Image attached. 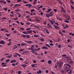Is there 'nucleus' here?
I'll list each match as a JSON object with an SVG mask.
<instances>
[{"label":"nucleus","instance_id":"nucleus-53","mask_svg":"<svg viewBox=\"0 0 74 74\" xmlns=\"http://www.w3.org/2000/svg\"><path fill=\"white\" fill-rule=\"evenodd\" d=\"M32 67H34L35 66V65L34 64H32L31 65Z\"/></svg>","mask_w":74,"mask_h":74},{"label":"nucleus","instance_id":"nucleus-56","mask_svg":"<svg viewBox=\"0 0 74 74\" xmlns=\"http://www.w3.org/2000/svg\"><path fill=\"white\" fill-rule=\"evenodd\" d=\"M7 8H5L3 10H4V11H7Z\"/></svg>","mask_w":74,"mask_h":74},{"label":"nucleus","instance_id":"nucleus-12","mask_svg":"<svg viewBox=\"0 0 74 74\" xmlns=\"http://www.w3.org/2000/svg\"><path fill=\"white\" fill-rule=\"evenodd\" d=\"M41 48H40V47H38V49H35V50L36 51H40V49Z\"/></svg>","mask_w":74,"mask_h":74},{"label":"nucleus","instance_id":"nucleus-63","mask_svg":"<svg viewBox=\"0 0 74 74\" xmlns=\"http://www.w3.org/2000/svg\"><path fill=\"white\" fill-rule=\"evenodd\" d=\"M51 73L52 74H55V73H54L53 72V71H51Z\"/></svg>","mask_w":74,"mask_h":74},{"label":"nucleus","instance_id":"nucleus-14","mask_svg":"<svg viewBox=\"0 0 74 74\" xmlns=\"http://www.w3.org/2000/svg\"><path fill=\"white\" fill-rule=\"evenodd\" d=\"M16 60H11L10 63H15V62H16Z\"/></svg>","mask_w":74,"mask_h":74},{"label":"nucleus","instance_id":"nucleus-46","mask_svg":"<svg viewBox=\"0 0 74 74\" xmlns=\"http://www.w3.org/2000/svg\"><path fill=\"white\" fill-rule=\"evenodd\" d=\"M62 20H63V19H62V18H60L59 19V21H62Z\"/></svg>","mask_w":74,"mask_h":74},{"label":"nucleus","instance_id":"nucleus-8","mask_svg":"<svg viewBox=\"0 0 74 74\" xmlns=\"http://www.w3.org/2000/svg\"><path fill=\"white\" fill-rule=\"evenodd\" d=\"M4 43V41L3 40H1V41H0V44H2L3 45Z\"/></svg>","mask_w":74,"mask_h":74},{"label":"nucleus","instance_id":"nucleus-60","mask_svg":"<svg viewBox=\"0 0 74 74\" xmlns=\"http://www.w3.org/2000/svg\"><path fill=\"white\" fill-rule=\"evenodd\" d=\"M11 56H7V57L8 58H11Z\"/></svg>","mask_w":74,"mask_h":74},{"label":"nucleus","instance_id":"nucleus-4","mask_svg":"<svg viewBox=\"0 0 74 74\" xmlns=\"http://www.w3.org/2000/svg\"><path fill=\"white\" fill-rule=\"evenodd\" d=\"M49 17L52 16L53 15V13L52 12H51L49 14Z\"/></svg>","mask_w":74,"mask_h":74},{"label":"nucleus","instance_id":"nucleus-58","mask_svg":"<svg viewBox=\"0 0 74 74\" xmlns=\"http://www.w3.org/2000/svg\"><path fill=\"white\" fill-rule=\"evenodd\" d=\"M23 37L24 38H26V35H23Z\"/></svg>","mask_w":74,"mask_h":74},{"label":"nucleus","instance_id":"nucleus-30","mask_svg":"<svg viewBox=\"0 0 74 74\" xmlns=\"http://www.w3.org/2000/svg\"><path fill=\"white\" fill-rule=\"evenodd\" d=\"M47 25H48V26H49V27H51V28L52 27V26H51V25H50L49 24H47Z\"/></svg>","mask_w":74,"mask_h":74},{"label":"nucleus","instance_id":"nucleus-20","mask_svg":"<svg viewBox=\"0 0 74 74\" xmlns=\"http://www.w3.org/2000/svg\"><path fill=\"white\" fill-rule=\"evenodd\" d=\"M35 24H33L32 23L31 25L30 26V27H34Z\"/></svg>","mask_w":74,"mask_h":74},{"label":"nucleus","instance_id":"nucleus-49","mask_svg":"<svg viewBox=\"0 0 74 74\" xmlns=\"http://www.w3.org/2000/svg\"><path fill=\"white\" fill-rule=\"evenodd\" d=\"M63 33H66V31L65 30H63L62 31Z\"/></svg>","mask_w":74,"mask_h":74},{"label":"nucleus","instance_id":"nucleus-15","mask_svg":"<svg viewBox=\"0 0 74 74\" xmlns=\"http://www.w3.org/2000/svg\"><path fill=\"white\" fill-rule=\"evenodd\" d=\"M47 12H50V11H52V9H48L47 10Z\"/></svg>","mask_w":74,"mask_h":74},{"label":"nucleus","instance_id":"nucleus-50","mask_svg":"<svg viewBox=\"0 0 74 74\" xmlns=\"http://www.w3.org/2000/svg\"><path fill=\"white\" fill-rule=\"evenodd\" d=\"M20 30H25V28H20Z\"/></svg>","mask_w":74,"mask_h":74},{"label":"nucleus","instance_id":"nucleus-32","mask_svg":"<svg viewBox=\"0 0 74 74\" xmlns=\"http://www.w3.org/2000/svg\"><path fill=\"white\" fill-rule=\"evenodd\" d=\"M71 8L72 10H74V7H73L72 5L71 6Z\"/></svg>","mask_w":74,"mask_h":74},{"label":"nucleus","instance_id":"nucleus-54","mask_svg":"<svg viewBox=\"0 0 74 74\" xmlns=\"http://www.w3.org/2000/svg\"><path fill=\"white\" fill-rule=\"evenodd\" d=\"M35 10L34 9H32L31 10V12H33V11H34Z\"/></svg>","mask_w":74,"mask_h":74},{"label":"nucleus","instance_id":"nucleus-31","mask_svg":"<svg viewBox=\"0 0 74 74\" xmlns=\"http://www.w3.org/2000/svg\"><path fill=\"white\" fill-rule=\"evenodd\" d=\"M26 45V43H21V46H25V45Z\"/></svg>","mask_w":74,"mask_h":74},{"label":"nucleus","instance_id":"nucleus-43","mask_svg":"<svg viewBox=\"0 0 74 74\" xmlns=\"http://www.w3.org/2000/svg\"><path fill=\"white\" fill-rule=\"evenodd\" d=\"M24 51V49H21L19 50V51H20V52H21L22 51Z\"/></svg>","mask_w":74,"mask_h":74},{"label":"nucleus","instance_id":"nucleus-39","mask_svg":"<svg viewBox=\"0 0 74 74\" xmlns=\"http://www.w3.org/2000/svg\"><path fill=\"white\" fill-rule=\"evenodd\" d=\"M62 56L63 57H64L65 56L66 57L67 56V55H66L65 54H63L62 55Z\"/></svg>","mask_w":74,"mask_h":74},{"label":"nucleus","instance_id":"nucleus-11","mask_svg":"<svg viewBox=\"0 0 74 74\" xmlns=\"http://www.w3.org/2000/svg\"><path fill=\"white\" fill-rule=\"evenodd\" d=\"M48 63H49V64H51V63H52V61L51 60H49Z\"/></svg>","mask_w":74,"mask_h":74},{"label":"nucleus","instance_id":"nucleus-24","mask_svg":"<svg viewBox=\"0 0 74 74\" xmlns=\"http://www.w3.org/2000/svg\"><path fill=\"white\" fill-rule=\"evenodd\" d=\"M21 10H19V9H18L17 10H15V11L16 12H18V11H21Z\"/></svg>","mask_w":74,"mask_h":74},{"label":"nucleus","instance_id":"nucleus-55","mask_svg":"<svg viewBox=\"0 0 74 74\" xmlns=\"http://www.w3.org/2000/svg\"><path fill=\"white\" fill-rule=\"evenodd\" d=\"M57 67H58V66H57V64H56L55 65V68H57Z\"/></svg>","mask_w":74,"mask_h":74},{"label":"nucleus","instance_id":"nucleus-22","mask_svg":"<svg viewBox=\"0 0 74 74\" xmlns=\"http://www.w3.org/2000/svg\"><path fill=\"white\" fill-rule=\"evenodd\" d=\"M70 2L71 3V4H72V5H73V4H74V2L72 0H70Z\"/></svg>","mask_w":74,"mask_h":74},{"label":"nucleus","instance_id":"nucleus-36","mask_svg":"<svg viewBox=\"0 0 74 74\" xmlns=\"http://www.w3.org/2000/svg\"><path fill=\"white\" fill-rule=\"evenodd\" d=\"M5 35H6V36H7L8 37H9V36H10V34H5Z\"/></svg>","mask_w":74,"mask_h":74},{"label":"nucleus","instance_id":"nucleus-40","mask_svg":"<svg viewBox=\"0 0 74 74\" xmlns=\"http://www.w3.org/2000/svg\"><path fill=\"white\" fill-rule=\"evenodd\" d=\"M28 20L29 21V22H33V20H32L30 18H28Z\"/></svg>","mask_w":74,"mask_h":74},{"label":"nucleus","instance_id":"nucleus-19","mask_svg":"<svg viewBox=\"0 0 74 74\" xmlns=\"http://www.w3.org/2000/svg\"><path fill=\"white\" fill-rule=\"evenodd\" d=\"M27 33H28L29 34V33H32V30H30L29 31H27Z\"/></svg>","mask_w":74,"mask_h":74},{"label":"nucleus","instance_id":"nucleus-33","mask_svg":"<svg viewBox=\"0 0 74 74\" xmlns=\"http://www.w3.org/2000/svg\"><path fill=\"white\" fill-rule=\"evenodd\" d=\"M62 47V46H61V45H59L58 46V47L59 48H60Z\"/></svg>","mask_w":74,"mask_h":74},{"label":"nucleus","instance_id":"nucleus-6","mask_svg":"<svg viewBox=\"0 0 74 74\" xmlns=\"http://www.w3.org/2000/svg\"><path fill=\"white\" fill-rule=\"evenodd\" d=\"M49 21L50 22L51 24L52 25H53V23H54V21L52 20H49Z\"/></svg>","mask_w":74,"mask_h":74},{"label":"nucleus","instance_id":"nucleus-23","mask_svg":"<svg viewBox=\"0 0 74 74\" xmlns=\"http://www.w3.org/2000/svg\"><path fill=\"white\" fill-rule=\"evenodd\" d=\"M35 51L36 50H35V49H33V50H32V51H31V52H32V53H34V52H35Z\"/></svg>","mask_w":74,"mask_h":74},{"label":"nucleus","instance_id":"nucleus-37","mask_svg":"<svg viewBox=\"0 0 74 74\" xmlns=\"http://www.w3.org/2000/svg\"><path fill=\"white\" fill-rule=\"evenodd\" d=\"M7 30V29H1V31H4V30Z\"/></svg>","mask_w":74,"mask_h":74},{"label":"nucleus","instance_id":"nucleus-47","mask_svg":"<svg viewBox=\"0 0 74 74\" xmlns=\"http://www.w3.org/2000/svg\"><path fill=\"white\" fill-rule=\"evenodd\" d=\"M33 5H35V4H36V2H35V1H34L33 2V3H32Z\"/></svg>","mask_w":74,"mask_h":74},{"label":"nucleus","instance_id":"nucleus-52","mask_svg":"<svg viewBox=\"0 0 74 74\" xmlns=\"http://www.w3.org/2000/svg\"><path fill=\"white\" fill-rule=\"evenodd\" d=\"M40 62H45V60H42L40 61Z\"/></svg>","mask_w":74,"mask_h":74},{"label":"nucleus","instance_id":"nucleus-27","mask_svg":"<svg viewBox=\"0 0 74 74\" xmlns=\"http://www.w3.org/2000/svg\"><path fill=\"white\" fill-rule=\"evenodd\" d=\"M46 46L47 47H49V48H50V47H51L50 46H49L48 44H46Z\"/></svg>","mask_w":74,"mask_h":74},{"label":"nucleus","instance_id":"nucleus-13","mask_svg":"<svg viewBox=\"0 0 74 74\" xmlns=\"http://www.w3.org/2000/svg\"><path fill=\"white\" fill-rule=\"evenodd\" d=\"M26 42L27 43H30V44L31 43H33V41H26Z\"/></svg>","mask_w":74,"mask_h":74},{"label":"nucleus","instance_id":"nucleus-51","mask_svg":"<svg viewBox=\"0 0 74 74\" xmlns=\"http://www.w3.org/2000/svg\"><path fill=\"white\" fill-rule=\"evenodd\" d=\"M50 45L51 46H53V43H50Z\"/></svg>","mask_w":74,"mask_h":74},{"label":"nucleus","instance_id":"nucleus-38","mask_svg":"<svg viewBox=\"0 0 74 74\" xmlns=\"http://www.w3.org/2000/svg\"><path fill=\"white\" fill-rule=\"evenodd\" d=\"M18 19V17H16V18H14L13 20H15V21H16V20H17V19Z\"/></svg>","mask_w":74,"mask_h":74},{"label":"nucleus","instance_id":"nucleus-26","mask_svg":"<svg viewBox=\"0 0 74 74\" xmlns=\"http://www.w3.org/2000/svg\"><path fill=\"white\" fill-rule=\"evenodd\" d=\"M35 19L36 21H37V22H40V20H39V19H38L37 18H36Z\"/></svg>","mask_w":74,"mask_h":74},{"label":"nucleus","instance_id":"nucleus-3","mask_svg":"<svg viewBox=\"0 0 74 74\" xmlns=\"http://www.w3.org/2000/svg\"><path fill=\"white\" fill-rule=\"evenodd\" d=\"M61 9L62 10L61 12H64V13H66V10H64V8H63V7H61Z\"/></svg>","mask_w":74,"mask_h":74},{"label":"nucleus","instance_id":"nucleus-44","mask_svg":"<svg viewBox=\"0 0 74 74\" xmlns=\"http://www.w3.org/2000/svg\"><path fill=\"white\" fill-rule=\"evenodd\" d=\"M20 24L21 25H24V23H23L22 22H20Z\"/></svg>","mask_w":74,"mask_h":74},{"label":"nucleus","instance_id":"nucleus-10","mask_svg":"<svg viewBox=\"0 0 74 74\" xmlns=\"http://www.w3.org/2000/svg\"><path fill=\"white\" fill-rule=\"evenodd\" d=\"M54 26L56 29H59V28L56 25H54Z\"/></svg>","mask_w":74,"mask_h":74},{"label":"nucleus","instance_id":"nucleus-35","mask_svg":"<svg viewBox=\"0 0 74 74\" xmlns=\"http://www.w3.org/2000/svg\"><path fill=\"white\" fill-rule=\"evenodd\" d=\"M60 41V38H58L57 40V42H59Z\"/></svg>","mask_w":74,"mask_h":74},{"label":"nucleus","instance_id":"nucleus-34","mask_svg":"<svg viewBox=\"0 0 74 74\" xmlns=\"http://www.w3.org/2000/svg\"><path fill=\"white\" fill-rule=\"evenodd\" d=\"M44 25H47V21H45L43 23Z\"/></svg>","mask_w":74,"mask_h":74},{"label":"nucleus","instance_id":"nucleus-17","mask_svg":"<svg viewBox=\"0 0 74 74\" xmlns=\"http://www.w3.org/2000/svg\"><path fill=\"white\" fill-rule=\"evenodd\" d=\"M72 72H73V71L72 70H70L69 72H68V73H69L70 74H72Z\"/></svg>","mask_w":74,"mask_h":74},{"label":"nucleus","instance_id":"nucleus-28","mask_svg":"<svg viewBox=\"0 0 74 74\" xmlns=\"http://www.w3.org/2000/svg\"><path fill=\"white\" fill-rule=\"evenodd\" d=\"M34 37H39V36L37 35H34Z\"/></svg>","mask_w":74,"mask_h":74},{"label":"nucleus","instance_id":"nucleus-21","mask_svg":"<svg viewBox=\"0 0 74 74\" xmlns=\"http://www.w3.org/2000/svg\"><path fill=\"white\" fill-rule=\"evenodd\" d=\"M40 40L41 41H44V39L43 38H41L40 39Z\"/></svg>","mask_w":74,"mask_h":74},{"label":"nucleus","instance_id":"nucleus-62","mask_svg":"<svg viewBox=\"0 0 74 74\" xmlns=\"http://www.w3.org/2000/svg\"><path fill=\"white\" fill-rule=\"evenodd\" d=\"M9 61H10V59H8L5 61L6 62H8Z\"/></svg>","mask_w":74,"mask_h":74},{"label":"nucleus","instance_id":"nucleus-48","mask_svg":"<svg viewBox=\"0 0 74 74\" xmlns=\"http://www.w3.org/2000/svg\"><path fill=\"white\" fill-rule=\"evenodd\" d=\"M16 55H18L19 57H20L21 56V55L20 54H19L18 53H16Z\"/></svg>","mask_w":74,"mask_h":74},{"label":"nucleus","instance_id":"nucleus-59","mask_svg":"<svg viewBox=\"0 0 74 74\" xmlns=\"http://www.w3.org/2000/svg\"><path fill=\"white\" fill-rule=\"evenodd\" d=\"M17 1L18 2H21L22 0H17Z\"/></svg>","mask_w":74,"mask_h":74},{"label":"nucleus","instance_id":"nucleus-18","mask_svg":"<svg viewBox=\"0 0 74 74\" xmlns=\"http://www.w3.org/2000/svg\"><path fill=\"white\" fill-rule=\"evenodd\" d=\"M21 66L22 67H26V64H21Z\"/></svg>","mask_w":74,"mask_h":74},{"label":"nucleus","instance_id":"nucleus-9","mask_svg":"<svg viewBox=\"0 0 74 74\" xmlns=\"http://www.w3.org/2000/svg\"><path fill=\"white\" fill-rule=\"evenodd\" d=\"M17 48H18V46H17V45H14V46L13 47V49H16Z\"/></svg>","mask_w":74,"mask_h":74},{"label":"nucleus","instance_id":"nucleus-45","mask_svg":"<svg viewBox=\"0 0 74 74\" xmlns=\"http://www.w3.org/2000/svg\"><path fill=\"white\" fill-rule=\"evenodd\" d=\"M28 8H30L32 6V4H29Z\"/></svg>","mask_w":74,"mask_h":74},{"label":"nucleus","instance_id":"nucleus-42","mask_svg":"<svg viewBox=\"0 0 74 74\" xmlns=\"http://www.w3.org/2000/svg\"><path fill=\"white\" fill-rule=\"evenodd\" d=\"M68 18H67V19L70 20V16L68 15L67 16Z\"/></svg>","mask_w":74,"mask_h":74},{"label":"nucleus","instance_id":"nucleus-61","mask_svg":"<svg viewBox=\"0 0 74 74\" xmlns=\"http://www.w3.org/2000/svg\"><path fill=\"white\" fill-rule=\"evenodd\" d=\"M19 59L21 61L23 60V58H20Z\"/></svg>","mask_w":74,"mask_h":74},{"label":"nucleus","instance_id":"nucleus-2","mask_svg":"<svg viewBox=\"0 0 74 74\" xmlns=\"http://www.w3.org/2000/svg\"><path fill=\"white\" fill-rule=\"evenodd\" d=\"M68 60H69V64H72L73 63V62L72 61V60L71 59H69V58H68L67 59Z\"/></svg>","mask_w":74,"mask_h":74},{"label":"nucleus","instance_id":"nucleus-57","mask_svg":"<svg viewBox=\"0 0 74 74\" xmlns=\"http://www.w3.org/2000/svg\"><path fill=\"white\" fill-rule=\"evenodd\" d=\"M21 71H18V74H21Z\"/></svg>","mask_w":74,"mask_h":74},{"label":"nucleus","instance_id":"nucleus-7","mask_svg":"<svg viewBox=\"0 0 74 74\" xmlns=\"http://www.w3.org/2000/svg\"><path fill=\"white\" fill-rule=\"evenodd\" d=\"M42 49H48V48L45 46H43L42 47Z\"/></svg>","mask_w":74,"mask_h":74},{"label":"nucleus","instance_id":"nucleus-64","mask_svg":"<svg viewBox=\"0 0 74 74\" xmlns=\"http://www.w3.org/2000/svg\"><path fill=\"white\" fill-rule=\"evenodd\" d=\"M26 51H24L23 53V55L25 54L26 53Z\"/></svg>","mask_w":74,"mask_h":74},{"label":"nucleus","instance_id":"nucleus-16","mask_svg":"<svg viewBox=\"0 0 74 74\" xmlns=\"http://www.w3.org/2000/svg\"><path fill=\"white\" fill-rule=\"evenodd\" d=\"M26 37H27V38H29L30 37V35H26Z\"/></svg>","mask_w":74,"mask_h":74},{"label":"nucleus","instance_id":"nucleus-25","mask_svg":"<svg viewBox=\"0 0 74 74\" xmlns=\"http://www.w3.org/2000/svg\"><path fill=\"white\" fill-rule=\"evenodd\" d=\"M23 33H24V34H29L27 32H23Z\"/></svg>","mask_w":74,"mask_h":74},{"label":"nucleus","instance_id":"nucleus-1","mask_svg":"<svg viewBox=\"0 0 74 74\" xmlns=\"http://www.w3.org/2000/svg\"><path fill=\"white\" fill-rule=\"evenodd\" d=\"M57 64L59 68H62L63 65V62L61 61L60 63H58Z\"/></svg>","mask_w":74,"mask_h":74},{"label":"nucleus","instance_id":"nucleus-41","mask_svg":"<svg viewBox=\"0 0 74 74\" xmlns=\"http://www.w3.org/2000/svg\"><path fill=\"white\" fill-rule=\"evenodd\" d=\"M11 42H9V43H8V45L9 46L11 45Z\"/></svg>","mask_w":74,"mask_h":74},{"label":"nucleus","instance_id":"nucleus-29","mask_svg":"<svg viewBox=\"0 0 74 74\" xmlns=\"http://www.w3.org/2000/svg\"><path fill=\"white\" fill-rule=\"evenodd\" d=\"M46 16L47 18H49V14H46Z\"/></svg>","mask_w":74,"mask_h":74},{"label":"nucleus","instance_id":"nucleus-5","mask_svg":"<svg viewBox=\"0 0 74 74\" xmlns=\"http://www.w3.org/2000/svg\"><path fill=\"white\" fill-rule=\"evenodd\" d=\"M21 4H15L14 7L15 8H16V7H18V6H21Z\"/></svg>","mask_w":74,"mask_h":74}]
</instances>
